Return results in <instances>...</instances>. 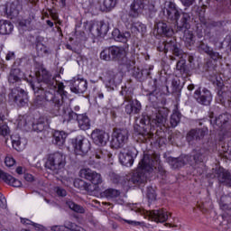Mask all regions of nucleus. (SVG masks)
<instances>
[{
  "mask_svg": "<svg viewBox=\"0 0 231 231\" xmlns=\"http://www.w3.org/2000/svg\"><path fill=\"white\" fill-rule=\"evenodd\" d=\"M205 136V131L202 129H193L189 131L187 134L188 142H192V140H198Z\"/></svg>",
  "mask_w": 231,
  "mask_h": 231,
  "instance_id": "nucleus-30",
  "label": "nucleus"
},
{
  "mask_svg": "<svg viewBox=\"0 0 231 231\" xmlns=\"http://www.w3.org/2000/svg\"><path fill=\"white\" fill-rule=\"evenodd\" d=\"M194 98L202 106H210L212 102V94L207 88H199L194 93Z\"/></svg>",
  "mask_w": 231,
  "mask_h": 231,
  "instance_id": "nucleus-13",
  "label": "nucleus"
},
{
  "mask_svg": "<svg viewBox=\"0 0 231 231\" xmlns=\"http://www.w3.org/2000/svg\"><path fill=\"white\" fill-rule=\"evenodd\" d=\"M100 59L102 60H106V61L113 60V56L111 54V47L106 48L101 51Z\"/></svg>",
  "mask_w": 231,
  "mask_h": 231,
  "instance_id": "nucleus-39",
  "label": "nucleus"
},
{
  "mask_svg": "<svg viewBox=\"0 0 231 231\" xmlns=\"http://www.w3.org/2000/svg\"><path fill=\"white\" fill-rule=\"evenodd\" d=\"M91 138L96 145H106L109 142V134L98 129L92 132Z\"/></svg>",
  "mask_w": 231,
  "mask_h": 231,
  "instance_id": "nucleus-16",
  "label": "nucleus"
},
{
  "mask_svg": "<svg viewBox=\"0 0 231 231\" xmlns=\"http://www.w3.org/2000/svg\"><path fill=\"white\" fill-rule=\"evenodd\" d=\"M125 222L127 223L128 225H133L134 226H139V225H142L141 222L133 220H125Z\"/></svg>",
  "mask_w": 231,
  "mask_h": 231,
  "instance_id": "nucleus-56",
  "label": "nucleus"
},
{
  "mask_svg": "<svg viewBox=\"0 0 231 231\" xmlns=\"http://www.w3.org/2000/svg\"><path fill=\"white\" fill-rule=\"evenodd\" d=\"M179 30H184V41L185 42H187L188 44H192L193 41H194V34L189 31V28H182V29H179Z\"/></svg>",
  "mask_w": 231,
  "mask_h": 231,
  "instance_id": "nucleus-40",
  "label": "nucleus"
},
{
  "mask_svg": "<svg viewBox=\"0 0 231 231\" xmlns=\"http://www.w3.org/2000/svg\"><path fill=\"white\" fill-rule=\"evenodd\" d=\"M146 196L148 198V201H156V190L154 187L150 186L146 189Z\"/></svg>",
  "mask_w": 231,
  "mask_h": 231,
  "instance_id": "nucleus-42",
  "label": "nucleus"
},
{
  "mask_svg": "<svg viewBox=\"0 0 231 231\" xmlns=\"http://www.w3.org/2000/svg\"><path fill=\"white\" fill-rule=\"evenodd\" d=\"M67 205L70 210H73L74 212H77L78 214H84L86 212V209L81 207L80 205L76 204L75 202L69 200L67 201Z\"/></svg>",
  "mask_w": 231,
  "mask_h": 231,
  "instance_id": "nucleus-38",
  "label": "nucleus"
},
{
  "mask_svg": "<svg viewBox=\"0 0 231 231\" xmlns=\"http://www.w3.org/2000/svg\"><path fill=\"white\" fill-rule=\"evenodd\" d=\"M193 160L195 162V163H198V162H203V155L201 154H197L193 157Z\"/></svg>",
  "mask_w": 231,
  "mask_h": 231,
  "instance_id": "nucleus-54",
  "label": "nucleus"
},
{
  "mask_svg": "<svg viewBox=\"0 0 231 231\" xmlns=\"http://www.w3.org/2000/svg\"><path fill=\"white\" fill-rule=\"evenodd\" d=\"M162 170L160 155L144 153L143 159L139 162L136 171L126 177V187L144 185L152 172H162Z\"/></svg>",
  "mask_w": 231,
  "mask_h": 231,
  "instance_id": "nucleus-2",
  "label": "nucleus"
},
{
  "mask_svg": "<svg viewBox=\"0 0 231 231\" xmlns=\"http://www.w3.org/2000/svg\"><path fill=\"white\" fill-rule=\"evenodd\" d=\"M22 77H23V74L21 72V69H13L10 71V74L8 77V82L9 84H19L21 82Z\"/></svg>",
  "mask_w": 231,
  "mask_h": 231,
  "instance_id": "nucleus-25",
  "label": "nucleus"
},
{
  "mask_svg": "<svg viewBox=\"0 0 231 231\" xmlns=\"http://www.w3.org/2000/svg\"><path fill=\"white\" fill-rule=\"evenodd\" d=\"M14 32V24L7 20H0V34L1 35H9Z\"/></svg>",
  "mask_w": 231,
  "mask_h": 231,
  "instance_id": "nucleus-24",
  "label": "nucleus"
},
{
  "mask_svg": "<svg viewBox=\"0 0 231 231\" xmlns=\"http://www.w3.org/2000/svg\"><path fill=\"white\" fill-rule=\"evenodd\" d=\"M72 143L75 153L79 156L88 154L89 149H91V143H89V140L82 136H78Z\"/></svg>",
  "mask_w": 231,
  "mask_h": 231,
  "instance_id": "nucleus-11",
  "label": "nucleus"
},
{
  "mask_svg": "<svg viewBox=\"0 0 231 231\" xmlns=\"http://www.w3.org/2000/svg\"><path fill=\"white\" fill-rule=\"evenodd\" d=\"M11 142L15 151H23L24 149V143L21 142V137L17 134L11 135Z\"/></svg>",
  "mask_w": 231,
  "mask_h": 231,
  "instance_id": "nucleus-33",
  "label": "nucleus"
},
{
  "mask_svg": "<svg viewBox=\"0 0 231 231\" xmlns=\"http://www.w3.org/2000/svg\"><path fill=\"white\" fill-rule=\"evenodd\" d=\"M5 163L6 167H14V165H15V159L13 157H5Z\"/></svg>",
  "mask_w": 231,
  "mask_h": 231,
  "instance_id": "nucleus-50",
  "label": "nucleus"
},
{
  "mask_svg": "<svg viewBox=\"0 0 231 231\" xmlns=\"http://www.w3.org/2000/svg\"><path fill=\"white\" fill-rule=\"evenodd\" d=\"M110 53L112 55V60H124L127 55L125 48L118 46L110 47Z\"/></svg>",
  "mask_w": 231,
  "mask_h": 231,
  "instance_id": "nucleus-18",
  "label": "nucleus"
},
{
  "mask_svg": "<svg viewBox=\"0 0 231 231\" xmlns=\"http://www.w3.org/2000/svg\"><path fill=\"white\" fill-rule=\"evenodd\" d=\"M112 36L113 39H115L117 42H127V41L131 39V32H122L118 29H114V31L112 32Z\"/></svg>",
  "mask_w": 231,
  "mask_h": 231,
  "instance_id": "nucleus-21",
  "label": "nucleus"
},
{
  "mask_svg": "<svg viewBox=\"0 0 231 231\" xmlns=\"http://www.w3.org/2000/svg\"><path fill=\"white\" fill-rule=\"evenodd\" d=\"M79 127L82 131H88L91 128V121L89 120V117H88L86 115L81 114L77 116Z\"/></svg>",
  "mask_w": 231,
  "mask_h": 231,
  "instance_id": "nucleus-22",
  "label": "nucleus"
},
{
  "mask_svg": "<svg viewBox=\"0 0 231 231\" xmlns=\"http://www.w3.org/2000/svg\"><path fill=\"white\" fill-rule=\"evenodd\" d=\"M162 12L170 21H175L177 23L179 30H182V28H190V24L189 23V21H190V14H189V13H182L180 21H178V19H180V9L176 6L174 2L166 1Z\"/></svg>",
  "mask_w": 231,
  "mask_h": 231,
  "instance_id": "nucleus-4",
  "label": "nucleus"
},
{
  "mask_svg": "<svg viewBox=\"0 0 231 231\" xmlns=\"http://www.w3.org/2000/svg\"><path fill=\"white\" fill-rule=\"evenodd\" d=\"M0 180L5 181L7 185H11V187H21L23 182L21 180L14 178L12 175L3 171L0 170Z\"/></svg>",
  "mask_w": 231,
  "mask_h": 231,
  "instance_id": "nucleus-19",
  "label": "nucleus"
},
{
  "mask_svg": "<svg viewBox=\"0 0 231 231\" xmlns=\"http://www.w3.org/2000/svg\"><path fill=\"white\" fill-rule=\"evenodd\" d=\"M167 116V110L162 108L152 117L143 113L139 119L137 118L135 120L136 125H134V132L137 134L140 142L143 143L149 142V140L154 136V133L152 132L154 128L165 125Z\"/></svg>",
  "mask_w": 231,
  "mask_h": 231,
  "instance_id": "nucleus-3",
  "label": "nucleus"
},
{
  "mask_svg": "<svg viewBox=\"0 0 231 231\" xmlns=\"http://www.w3.org/2000/svg\"><path fill=\"white\" fill-rule=\"evenodd\" d=\"M8 98L10 102H14L18 107H24L28 106V102H30L28 92L19 87L11 89Z\"/></svg>",
  "mask_w": 231,
  "mask_h": 231,
  "instance_id": "nucleus-7",
  "label": "nucleus"
},
{
  "mask_svg": "<svg viewBox=\"0 0 231 231\" xmlns=\"http://www.w3.org/2000/svg\"><path fill=\"white\" fill-rule=\"evenodd\" d=\"M164 50L165 51H172L175 57H180V59L183 58V51L180 50L178 45H176V42L172 40L164 43Z\"/></svg>",
  "mask_w": 231,
  "mask_h": 231,
  "instance_id": "nucleus-20",
  "label": "nucleus"
},
{
  "mask_svg": "<svg viewBox=\"0 0 231 231\" xmlns=\"http://www.w3.org/2000/svg\"><path fill=\"white\" fill-rule=\"evenodd\" d=\"M14 57H15V53L14 51H9L5 56V60H12V59H14Z\"/></svg>",
  "mask_w": 231,
  "mask_h": 231,
  "instance_id": "nucleus-57",
  "label": "nucleus"
},
{
  "mask_svg": "<svg viewBox=\"0 0 231 231\" xmlns=\"http://www.w3.org/2000/svg\"><path fill=\"white\" fill-rule=\"evenodd\" d=\"M94 30H96L97 35H106L108 32L107 24L104 22H99L91 27L90 32H93Z\"/></svg>",
  "mask_w": 231,
  "mask_h": 231,
  "instance_id": "nucleus-31",
  "label": "nucleus"
},
{
  "mask_svg": "<svg viewBox=\"0 0 231 231\" xmlns=\"http://www.w3.org/2000/svg\"><path fill=\"white\" fill-rule=\"evenodd\" d=\"M42 73V78H39V80L42 82V87L37 90L32 87L35 95L33 106L50 111L53 116H57L61 104L60 99L57 98V95L60 98H64L62 96L64 95V83L56 81L46 70H43Z\"/></svg>",
  "mask_w": 231,
  "mask_h": 231,
  "instance_id": "nucleus-1",
  "label": "nucleus"
},
{
  "mask_svg": "<svg viewBox=\"0 0 231 231\" xmlns=\"http://www.w3.org/2000/svg\"><path fill=\"white\" fill-rule=\"evenodd\" d=\"M129 140V132L125 129H116L114 131L111 141L113 149H122Z\"/></svg>",
  "mask_w": 231,
  "mask_h": 231,
  "instance_id": "nucleus-10",
  "label": "nucleus"
},
{
  "mask_svg": "<svg viewBox=\"0 0 231 231\" xmlns=\"http://www.w3.org/2000/svg\"><path fill=\"white\" fill-rule=\"evenodd\" d=\"M76 86H79V88H71L72 93H86V90L88 89V81L78 79H76Z\"/></svg>",
  "mask_w": 231,
  "mask_h": 231,
  "instance_id": "nucleus-29",
  "label": "nucleus"
},
{
  "mask_svg": "<svg viewBox=\"0 0 231 231\" xmlns=\"http://www.w3.org/2000/svg\"><path fill=\"white\" fill-rule=\"evenodd\" d=\"M71 88H79V85H77V79H73L70 81V91Z\"/></svg>",
  "mask_w": 231,
  "mask_h": 231,
  "instance_id": "nucleus-63",
  "label": "nucleus"
},
{
  "mask_svg": "<svg viewBox=\"0 0 231 231\" xmlns=\"http://www.w3.org/2000/svg\"><path fill=\"white\" fill-rule=\"evenodd\" d=\"M16 172L18 173V174H24V168H23L22 166H19V167H17L16 168Z\"/></svg>",
  "mask_w": 231,
  "mask_h": 231,
  "instance_id": "nucleus-62",
  "label": "nucleus"
},
{
  "mask_svg": "<svg viewBox=\"0 0 231 231\" xmlns=\"http://www.w3.org/2000/svg\"><path fill=\"white\" fill-rule=\"evenodd\" d=\"M109 86H118V84H122V74L117 73L114 75L110 79L108 80Z\"/></svg>",
  "mask_w": 231,
  "mask_h": 231,
  "instance_id": "nucleus-41",
  "label": "nucleus"
},
{
  "mask_svg": "<svg viewBox=\"0 0 231 231\" xmlns=\"http://www.w3.org/2000/svg\"><path fill=\"white\" fill-rule=\"evenodd\" d=\"M106 199H116L120 196V191L115 189H107L103 192Z\"/></svg>",
  "mask_w": 231,
  "mask_h": 231,
  "instance_id": "nucleus-37",
  "label": "nucleus"
},
{
  "mask_svg": "<svg viewBox=\"0 0 231 231\" xmlns=\"http://www.w3.org/2000/svg\"><path fill=\"white\" fill-rule=\"evenodd\" d=\"M132 212L143 216L145 219H151L155 223H165L169 219V213L164 209L145 210L142 204H132L129 206Z\"/></svg>",
  "mask_w": 231,
  "mask_h": 231,
  "instance_id": "nucleus-5",
  "label": "nucleus"
},
{
  "mask_svg": "<svg viewBox=\"0 0 231 231\" xmlns=\"http://www.w3.org/2000/svg\"><path fill=\"white\" fill-rule=\"evenodd\" d=\"M56 192H57L58 196H61V197L66 196V189H64L57 188Z\"/></svg>",
  "mask_w": 231,
  "mask_h": 231,
  "instance_id": "nucleus-55",
  "label": "nucleus"
},
{
  "mask_svg": "<svg viewBox=\"0 0 231 231\" xmlns=\"http://www.w3.org/2000/svg\"><path fill=\"white\" fill-rule=\"evenodd\" d=\"M21 223H23V225H32V226H34L35 228H38V229L41 228V225L35 224L28 218H22Z\"/></svg>",
  "mask_w": 231,
  "mask_h": 231,
  "instance_id": "nucleus-47",
  "label": "nucleus"
},
{
  "mask_svg": "<svg viewBox=\"0 0 231 231\" xmlns=\"http://www.w3.org/2000/svg\"><path fill=\"white\" fill-rule=\"evenodd\" d=\"M208 55L213 60H219V59H223V56H221L219 52H216L212 50L210 51Z\"/></svg>",
  "mask_w": 231,
  "mask_h": 231,
  "instance_id": "nucleus-48",
  "label": "nucleus"
},
{
  "mask_svg": "<svg viewBox=\"0 0 231 231\" xmlns=\"http://www.w3.org/2000/svg\"><path fill=\"white\" fill-rule=\"evenodd\" d=\"M181 119L180 115L179 112H173V114L171 116L170 124L171 127H176L178 124H180V120Z\"/></svg>",
  "mask_w": 231,
  "mask_h": 231,
  "instance_id": "nucleus-43",
  "label": "nucleus"
},
{
  "mask_svg": "<svg viewBox=\"0 0 231 231\" xmlns=\"http://www.w3.org/2000/svg\"><path fill=\"white\" fill-rule=\"evenodd\" d=\"M190 158L189 155H182L179 158L169 157L168 163L171 169H180V167H183L186 163H190Z\"/></svg>",
  "mask_w": 231,
  "mask_h": 231,
  "instance_id": "nucleus-17",
  "label": "nucleus"
},
{
  "mask_svg": "<svg viewBox=\"0 0 231 231\" xmlns=\"http://www.w3.org/2000/svg\"><path fill=\"white\" fill-rule=\"evenodd\" d=\"M24 180L26 181L32 182V181H33L34 178H33V175H32L30 173H26V174H24Z\"/></svg>",
  "mask_w": 231,
  "mask_h": 231,
  "instance_id": "nucleus-58",
  "label": "nucleus"
},
{
  "mask_svg": "<svg viewBox=\"0 0 231 231\" xmlns=\"http://www.w3.org/2000/svg\"><path fill=\"white\" fill-rule=\"evenodd\" d=\"M156 0H134L131 5L130 15L138 17L143 10H154Z\"/></svg>",
  "mask_w": 231,
  "mask_h": 231,
  "instance_id": "nucleus-8",
  "label": "nucleus"
},
{
  "mask_svg": "<svg viewBox=\"0 0 231 231\" xmlns=\"http://www.w3.org/2000/svg\"><path fill=\"white\" fill-rule=\"evenodd\" d=\"M225 93L221 92V91H218V98L220 100V102H225Z\"/></svg>",
  "mask_w": 231,
  "mask_h": 231,
  "instance_id": "nucleus-61",
  "label": "nucleus"
},
{
  "mask_svg": "<svg viewBox=\"0 0 231 231\" xmlns=\"http://www.w3.org/2000/svg\"><path fill=\"white\" fill-rule=\"evenodd\" d=\"M0 208H6V199H5V197H3L2 193L0 196Z\"/></svg>",
  "mask_w": 231,
  "mask_h": 231,
  "instance_id": "nucleus-53",
  "label": "nucleus"
},
{
  "mask_svg": "<svg viewBox=\"0 0 231 231\" xmlns=\"http://www.w3.org/2000/svg\"><path fill=\"white\" fill-rule=\"evenodd\" d=\"M36 48L38 52L41 53V55H42V53H48V48L42 43L37 44Z\"/></svg>",
  "mask_w": 231,
  "mask_h": 231,
  "instance_id": "nucleus-49",
  "label": "nucleus"
},
{
  "mask_svg": "<svg viewBox=\"0 0 231 231\" xmlns=\"http://www.w3.org/2000/svg\"><path fill=\"white\" fill-rule=\"evenodd\" d=\"M183 66H185V61L183 60H180L177 62V69L181 70L183 69Z\"/></svg>",
  "mask_w": 231,
  "mask_h": 231,
  "instance_id": "nucleus-59",
  "label": "nucleus"
},
{
  "mask_svg": "<svg viewBox=\"0 0 231 231\" xmlns=\"http://www.w3.org/2000/svg\"><path fill=\"white\" fill-rule=\"evenodd\" d=\"M126 105L125 106V111L126 115H138L142 111V103L134 99L132 100L129 97H125Z\"/></svg>",
  "mask_w": 231,
  "mask_h": 231,
  "instance_id": "nucleus-15",
  "label": "nucleus"
},
{
  "mask_svg": "<svg viewBox=\"0 0 231 231\" xmlns=\"http://www.w3.org/2000/svg\"><path fill=\"white\" fill-rule=\"evenodd\" d=\"M68 134L64 131H55L53 134V143L59 147H62L66 142Z\"/></svg>",
  "mask_w": 231,
  "mask_h": 231,
  "instance_id": "nucleus-28",
  "label": "nucleus"
},
{
  "mask_svg": "<svg viewBox=\"0 0 231 231\" xmlns=\"http://www.w3.org/2000/svg\"><path fill=\"white\" fill-rule=\"evenodd\" d=\"M156 30H157V33H159V35H165L166 37H171V35H172L173 32L172 29H171L169 26H167V23H163V22H159L156 24Z\"/></svg>",
  "mask_w": 231,
  "mask_h": 231,
  "instance_id": "nucleus-23",
  "label": "nucleus"
},
{
  "mask_svg": "<svg viewBox=\"0 0 231 231\" xmlns=\"http://www.w3.org/2000/svg\"><path fill=\"white\" fill-rule=\"evenodd\" d=\"M231 116L228 113L226 114H222L220 115L216 120H215V124L216 125H217L218 127H223V125H225V124H226V122H228V120H230Z\"/></svg>",
  "mask_w": 231,
  "mask_h": 231,
  "instance_id": "nucleus-36",
  "label": "nucleus"
},
{
  "mask_svg": "<svg viewBox=\"0 0 231 231\" xmlns=\"http://www.w3.org/2000/svg\"><path fill=\"white\" fill-rule=\"evenodd\" d=\"M95 159L96 160H107V162H112L113 160V154L111 152L104 149L99 148L97 149L93 154L92 157H90L89 165H92L94 169H97V164H95Z\"/></svg>",
  "mask_w": 231,
  "mask_h": 231,
  "instance_id": "nucleus-14",
  "label": "nucleus"
},
{
  "mask_svg": "<svg viewBox=\"0 0 231 231\" xmlns=\"http://www.w3.org/2000/svg\"><path fill=\"white\" fill-rule=\"evenodd\" d=\"M195 0H180V3L183 5V6H192L194 5Z\"/></svg>",
  "mask_w": 231,
  "mask_h": 231,
  "instance_id": "nucleus-52",
  "label": "nucleus"
},
{
  "mask_svg": "<svg viewBox=\"0 0 231 231\" xmlns=\"http://www.w3.org/2000/svg\"><path fill=\"white\" fill-rule=\"evenodd\" d=\"M138 156V150L134 147H126L118 154L119 162L121 165L125 167H133L134 163V159Z\"/></svg>",
  "mask_w": 231,
  "mask_h": 231,
  "instance_id": "nucleus-9",
  "label": "nucleus"
},
{
  "mask_svg": "<svg viewBox=\"0 0 231 231\" xmlns=\"http://www.w3.org/2000/svg\"><path fill=\"white\" fill-rule=\"evenodd\" d=\"M5 12L8 17H10V19H14V17H17V15H19V9L17 8V5L14 3H12L9 5H7Z\"/></svg>",
  "mask_w": 231,
  "mask_h": 231,
  "instance_id": "nucleus-34",
  "label": "nucleus"
},
{
  "mask_svg": "<svg viewBox=\"0 0 231 231\" xmlns=\"http://www.w3.org/2000/svg\"><path fill=\"white\" fill-rule=\"evenodd\" d=\"M79 176L90 181L92 185L95 186L94 189H97V185L102 183V175L89 168L81 169L79 171Z\"/></svg>",
  "mask_w": 231,
  "mask_h": 231,
  "instance_id": "nucleus-12",
  "label": "nucleus"
},
{
  "mask_svg": "<svg viewBox=\"0 0 231 231\" xmlns=\"http://www.w3.org/2000/svg\"><path fill=\"white\" fill-rule=\"evenodd\" d=\"M0 134L1 136H8L10 134V128L6 125L0 126Z\"/></svg>",
  "mask_w": 231,
  "mask_h": 231,
  "instance_id": "nucleus-46",
  "label": "nucleus"
},
{
  "mask_svg": "<svg viewBox=\"0 0 231 231\" xmlns=\"http://www.w3.org/2000/svg\"><path fill=\"white\" fill-rule=\"evenodd\" d=\"M32 127L35 131H39L40 133L44 131V118L41 117L38 123L32 125Z\"/></svg>",
  "mask_w": 231,
  "mask_h": 231,
  "instance_id": "nucleus-44",
  "label": "nucleus"
},
{
  "mask_svg": "<svg viewBox=\"0 0 231 231\" xmlns=\"http://www.w3.org/2000/svg\"><path fill=\"white\" fill-rule=\"evenodd\" d=\"M46 23H47L48 26H50V28H53V22L47 20Z\"/></svg>",
  "mask_w": 231,
  "mask_h": 231,
  "instance_id": "nucleus-64",
  "label": "nucleus"
},
{
  "mask_svg": "<svg viewBox=\"0 0 231 231\" xmlns=\"http://www.w3.org/2000/svg\"><path fill=\"white\" fill-rule=\"evenodd\" d=\"M118 0H102L99 5V10L101 12H111V10L116 6Z\"/></svg>",
  "mask_w": 231,
  "mask_h": 231,
  "instance_id": "nucleus-27",
  "label": "nucleus"
},
{
  "mask_svg": "<svg viewBox=\"0 0 231 231\" xmlns=\"http://www.w3.org/2000/svg\"><path fill=\"white\" fill-rule=\"evenodd\" d=\"M66 165V156L60 152L51 154L45 162L46 169L52 171V172H59L64 169Z\"/></svg>",
  "mask_w": 231,
  "mask_h": 231,
  "instance_id": "nucleus-6",
  "label": "nucleus"
},
{
  "mask_svg": "<svg viewBox=\"0 0 231 231\" xmlns=\"http://www.w3.org/2000/svg\"><path fill=\"white\" fill-rule=\"evenodd\" d=\"M218 178H219V181L221 183H225V181H226V174H225V173L220 174L218 176Z\"/></svg>",
  "mask_w": 231,
  "mask_h": 231,
  "instance_id": "nucleus-60",
  "label": "nucleus"
},
{
  "mask_svg": "<svg viewBox=\"0 0 231 231\" xmlns=\"http://www.w3.org/2000/svg\"><path fill=\"white\" fill-rule=\"evenodd\" d=\"M199 48V50H202L203 51H205V53H207L208 55L210 53L212 50L208 45L205 43H201Z\"/></svg>",
  "mask_w": 231,
  "mask_h": 231,
  "instance_id": "nucleus-51",
  "label": "nucleus"
},
{
  "mask_svg": "<svg viewBox=\"0 0 231 231\" xmlns=\"http://www.w3.org/2000/svg\"><path fill=\"white\" fill-rule=\"evenodd\" d=\"M74 187L79 190H87V192H93L95 189L91 187V184L86 182L84 180L76 179L74 180Z\"/></svg>",
  "mask_w": 231,
  "mask_h": 231,
  "instance_id": "nucleus-26",
  "label": "nucleus"
},
{
  "mask_svg": "<svg viewBox=\"0 0 231 231\" xmlns=\"http://www.w3.org/2000/svg\"><path fill=\"white\" fill-rule=\"evenodd\" d=\"M131 31L133 33H145L147 32V27L145 24L140 22H134L131 26Z\"/></svg>",
  "mask_w": 231,
  "mask_h": 231,
  "instance_id": "nucleus-35",
  "label": "nucleus"
},
{
  "mask_svg": "<svg viewBox=\"0 0 231 231\" xmlns=\"http://www.w3.org/2000/svg\"><path fill=\"white\" fill-rule=\"evenodd\" d=\"M30 117L28 116H19L15 123L18 129L26 131V127L30 125V122L28 121Z\"/></svg>",
  "mask_w": 231,
  "mask_h": 231,
  "instance_id": "nucleus-32",
  "label": "nucleus"
},
{
  "mask_svg": "<svg viewBox=\"0 0 231 231\" xmlns=\"http://www.w3.org/2000/svg\"><path fill=\"white\" fill-rule=\"evenodd\" d=\"M220 208L226 213L227 216H231V204H225L220 202Z\"/></svg>",
  "mask_w": 231,
  "mask_h": 231,
  "instance_id": "nucleus-45",
  "label": "nucleus"
}]
</instances>
